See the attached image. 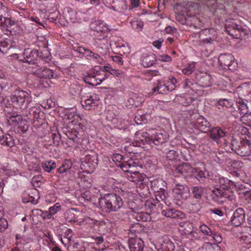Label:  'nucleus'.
<instances>
[{
    "mask_svg": "<svg viewBox=\"0 0 251 251\" xmlns=\"http://www.w3.org/2000/svg\"><path fill=\"white\" fill-rule=\"evenodd\" d=\"M122 198L115 194H108L103 198L99 199V205L100 208L107 212L118 211L123 205Z\"/></svg>",
    "mask_w": 251,
    "mask_h": 251,
    "instance_id": "obj_1",
    "label": "nucleus"
},
{
    "mask_svg": "<svg viewBox=\"0 0 251 251\" xmlns=\"http://www.w3.org/2000/svg\"><path fill=\"white\" fill-rule=\"evenodd\" d=\"M229 147L232 151L241 156H247L251 153V142L238 136H232Z\"/></svg>",
    "mask_w": 251,
    "mask_h": 251,
    "instance_id": "obj_2",
    "label": "nucleus"
},
{
    "mask_svg": "<svg viewBox=\"0 0 251 251\" xmlns=\"http://www.w3.org/2000/svg\"><path fill=\"white\" fill-rule=\"evenodd\" d=\"M142 137L144 139H141V141L143 145L146 143L151 146L152 145L158 146L167 142L168 136L166 133L157 132L152 130L149 132H143Z\"/></svg>",
    "mask_w": 251,
    "mask_h": 251,
    "instance_id": "obj_3",
    "label": "nucleus"
},
{
    "mask_svg": "<svg viewBox=\"0 0 251 251\" xmlns=\"http://www.w3.org/2000/svg\"><path fill=\"white\" fill-rule=\"evenodd\" d=\"M11 100L15 106L25 110L32 101V98L27 92L20 90L15 92L14 94L11 96Z\"/></svg>",
    "mask_w": 251,
    "mask_h": 251,
    "instance_id": "obj_4",
    "label": "nucleus"
},
{
    "mask_svg": "<svg viewBox=\"0 0 251 251\" xmlns=\"http://www.w3.org/2000/svg\"><path fill=\"white\" fill-rule=\"evenodd\" d=\"M3 110L8 125L15 126L22 124L23 121L22 115L15 111L13 108L10 105H5L3 107Z\"/></svg>",
    "mask_w": 251,
    "mask_h": 251,
    "instance_id": "obj_5",
    "label": "nucleus"
},
{
    "mask_svg": "<svg viewBox=\"0 0 251 251\" xmlns=\"http://www.w3.org/2000/svg\"><path fill=\"white\" fill-rule=\"evenodd\" d=\"M218 64L223 70L233 71L235 69L236 63L234 62V58L231 54H221L218 57Z\"/></svg>",
    "mask_w": 251,
    "mask_h": 251,
    "instance_id": "obj_6",
    "label": "nucleus"
},
{
    "mask_svg": "<svg viewBox=\"0 0 251 251\" xmlns=\"http://www.w3.org/2000/svg\"><path fill=\"white\" fill-rule=\"evenodd\" d=\"M23 56V58L19 59L21 61L32 65L37 64V61L41 58V57L38 50H31L30 49H25Z\"/></svg>",
    "mask_w": 251,
    "mask_h": 251,
    "instance_id": "obj_7",
    "label": "nucleus"
},
{
    "mask_svg": "<svg viewBox=\"0 0 251 251\" xmlns=\"http://www.w3.org/2000/svg\"><path fill=\"white\" fill-rule=\"evenodd\" d=\"M213 196L212 199L218 202H223L226 199L229 201H232L234 198V195L232 193L228 191L225 190L221 187H215L212 190Z\"/></svg>",
    "mask_w": 251,
    "mask_h": 251,
    "instance_id": "obj_8",
    "label": "nucleus"
},
{
    "mask_svg": "<svg viewBox=\"0 0 251 251\" xmlns=\"http://www.w3.org/2000/svg\"><path fill=\"white\" fill-rule=\"evenodd\" d=\"M98 159L96 155H87L82 162V165L86 171L93 172L98 165Z\"/></svg>",
    "mask_w": 251,
    "mask_h": 251,
    "instance_id": "obj_9",
    "label": "nucleus"
},
{
    "mask_svg": "<svg viewBox=\"0 0 251 251\" xmlns=\"http://www.w3.org/2000/svg\"><path fill=\"white\" fill-rule=\"evenodd\" d=\"M245 220V212L243 208H239L233 213L230 222L236 226L241 225Z\"/></svg>",
    "mask_w": 251,
    "mask_h": 251,
    "instance_id": "obj_10",
    "label": "nucleus"
},
{
    "mask_svg": "<svg viewBox=\"0 0 251 251\" xmlns=\"http://www.w3.org/2000/svg\"><path fill=\"white\" fill-rule=\"evenodd\" d=\"M75 50L80 54H82V55L87 59H96L99 63H100V61L102 60L100 55L97 53H95L88 49L85 48L83 47L78 46L76 48V50Z\"/></svg>",
    "mask_w": 251,
    "mask_h": 251,
    "instance_id": "obj_11",
    "label": "nucleus"
},
{
    "mask_svg": "<svg viewBox=\"0 0 251 251\" xmlns=\"http://www.w3.org/2000/svg\"><path fill=\"white\" fill-rule=\"evenodd\" d=\"M226 31L229 35L234 38H240L241 36V32H244V29L235 23H231L228 25H226Z\"/></svg>",
    "mask_w": 251,
    "mask_h": 251,
    "instance_id": "obj_12",
    "label": "nucleus"
},
{
    "mask_svg": "<svg viewBox=\"0 0 251 251\" xmlns=\"http://www.w3.org/2000/svg\"><path fill=\"white\" fill-rule=\"evenodd\" d=\"M99 100V98L95 94L90 96L88 99H86L85 96H83L81 98V103L84 108L90 109L98 105Z\"/></svg>",
    "mask_w": 251,
    "mask_h": 251,
    "instance_id": "obj_13",
    "label": "nucleus"
},
{
    "mask_svg": "<svg viewBox=\"0 0 251 251\" xmlns=\"http://www.w3.org/2000/svg\"><path fill=\"white\" fill-rule=\"evenodd\" d=\"M227 132L224 131L221 127L217 126L214 127L210 130L208 136L214 142L219 144L220 139L226 136Z\"/></svg>",
    "mask_w": 251,
    "mask_h": 251,
    "instance_id": "obj_14",
    "label": "nucleus"
},
{
    "mask_svg": "<svg viewBox=\"0 0 251 251\" xmlns=\"http://www.w3.org/2000/svg\"><path fill=\"white\" fill-rule=\"evenodd\" d=\"M38 68L33 69L31 71L36 76L40 78L50 79L53 77V72L51 70L45 67Z\"/></svg>",
    "mask_w": 251,
    "mask_h": 251,
    "instance_id": "obj_15",
    "label": "nucleus"
},
{
    "mask_svg": "<svg viewBox=\"0 0 251 251\" xmlns=\"http://www.w3.org/2000/svg\"><path fill=\"white\" fill-rule=\"evenodd\" d=\"M128 245L130 251H143L144 243L140 237L131 236L128 240Z\"/></svg>",
    "mask_w": 251,
    "mask_h": 251,
    "instance_id": "obj_16",
    "label": "nucleus"
},
{
    "mask_svg": "<svg viewBox=\"0 0 251 251\" xmlns=\"http://www.w3.org/2000/svg\"><path fill=\"white\" fill-rule=\"evenodd\" d=\"M210 126V123L202 116L198 118L194 124L195 128L205 133L209 130Z\"/></svg>",
    "mask_w": 251,
    "mask_h": 251,
    "instance_id": "obj_17",
    "label": "nucleus"
},
{
    "mask_svg": "<svg viewBox=\"0 0 251 251\" xmlns=\"http://www.w3.org/2000/svg\"><path fill=\"white\" fill-rule=\"evenodd\" d=\"M188 191V188L186 186L180 184H176L174 189L176 197L179 201L186 199Z\"/></svg>",
    "mask_w": 251,
    "mask_h": 251,
    "instance_id": "obj_18",
    "label": "nucleus"
},
{
    "mask_svg": "<svg viewBox=\"0 0 251 251\" xmlns=\"http://www.w3.org/2000/svg\"><path fill=\"white\" fill-rule=\"evenodd\" d=\"M162 215L173 219H183L185 214L175 209L167 208L162 211Z\"/></svg>",
    "mask_w": 251,
    "mask_h": 251,
    "instance_id": "obj_19",
    "label": "nucleus"
},
{
    "mask_svg": "<svg viewBox=\"0 0 251 251\" xmlns=\"http://www.w3.org/2000/svg\"><path fill=\"white\" fill-rule=\"evenodd\" d=\"M0 143L1 145L7 147H12L15 145L14 140L9 134H4L1 128L0 127Z\"/></svg>",
    "mask_w": 251,
    "mask_h": 251,
    "instance_id": "obj_20",
    "label": "nucleus"
},
{
    "mask_svg": "<svg viewBox=\"0 0 251 251\" xmlns=\"http://www.w3.org/2000/svg\"><path fill=\"white\" fill-rule=\"evenodd\" d=\"M193 168L187 163H183L178 165L175 170V174H179L183 176H186L187 174H192Z\"/></svg>",
    "mask_w": 251,
    "mask_h": 251,
    "instance_id": "obj_21",
    "label": "nucleus"
},
{
    "mask_svg": "<svg viewBox=\"0 0 251 251\" xmlns=\"http://www.w3.org/2000/svg\"><path fill=\"white\" fill-rule=\"evenodd\" d=\"M39 109L36 106H32L28 110L23 111L24 116H26L29 120H37L39 117Z\"/></svg>",
    "mask_w": 251,
    "mask_h": 251,
    "instance_id": "obj_22",
    "label": "nucleus"
},
{
    "mask_svg": "<svg viewBox=\"0 0 251 251\" xmlns=\"http://www.w3.org/2000/svg\"><path fill=\"white\" fill-rule=\"evenodd\" d=\"M151 188L154 192L166 190L167 183L162 179H156L151 181Z\"/></svg>",
    "mask_w": 251,
    "mask_h": 251,
    "instance_id": "obj_23",
    "label": "nucleus"
},
{
    "mask_svg": "<svg viewBox=\"0 0 251 251\" xmlns=\"http://www.w3.org/2000/svg\"><path fill=\"white\" fill-rule=\"evenodd\" d=\"M145 175L136 172L135 174L132 175H127V178L129 181L134 182L136 184L140 185L143 184Z\"/></svg>",
    "mask_w": 251,
    "mask_h": 251,
    "instance_id": "obj_24",
    "label": "nucleus"
},
{
    "mask_svg": "<svg viewBox=\"0 0 251 251\" xmlns=\"http://www.w3.org/2000/svg\"><path fill=\"white\" fill-rule=\"evenodd\" d=\"M90 28L94 31L98 32H106L108 30V26L102 21H96L92 22L90 25Z\"/></svg>",
    "mask_w": 251,
    "mask_h": 251,
    "instance_id": "obj_25",
    "label": "nucleus"
},
{
    "mask_svg": "<svg viewBox=\"0 0 251 251\" xmlns=\"http://www.w3.org/2000/svg\"><path fill=\"white\" fill-rule=\"evenodd\" d=\"M192 175L199 181L201 182L204 181L207 178L208 176V172L206 171H202L199 168H193Z\"/></svg>",
    "mask_w": 251,
    "mask_h": 251,
    "instance_id": "obj_26",
    "label": "nucleus"
},
{
    "mask_svg": "<svg viewBox=\"0 0 251 251\" xmlns=\"http://www.w3.org/2000/svg\"><path fill=\"white\" fill-rule=\"evenodd\" d=\"M145 207L147 213L155 212L157 206H159V203L153 199H151L145 202Z\"/></svg>",
    "mask_w": 251,
    "mask_h": 251,
    "instance_id": "obj_27",
    "label": "nucleus"
},
{
    "mask_svg": "<svg viewBox=\"0 0 251 251\" xmlns=\"http://www.w3.org/2000/svg\"><path fill=\"white\" fill-rule=\"evenodd\" d=\"M144 229L145 227L142 226L140 224L138 223H134L130 226L128 234L130 233L132 235L136 236L137 234L145 232Z\"/></svg>",
    "mask_w": 251,
    "mask_h": 251,
    "instance_id": "obj_28",
    "label": "nucleus"
},
{
    "mask_svg": "<svg viewBox=\"0 0 251 251\" xmlns=\"http://www.w3.org/2000/svg\"><path fill=\"white\" fill-rule=\"evenodd\" d=\"M193 230V226L189 222H182L180 224L179 230L182 234L188 235L191 233Z\"/></svg>",
    "mask_w": 251,
    "mask_h": 251,
    "instance_id": "obj_29",
    "label": "nucleus"
},
{
    "mask_svg": "<svg viewBox=\"0 0 251 251\" xmlns=\"http://www.w3.org/2000/svg\"><path fill=\"white\" fill-rule=\"evenodd\" d=\"M236 103L238 106L239 112L240 114H243L244 116L247 117L251 116V114H248V107L243 100L239 99V100H237Z\"/></svg>",
    "mask_w": 251,
    "mask_h": 251,
    "instance_id": "obj_30",
    "label": "nucleus"
},
{
    "mask_svg": "<svg viewBox=\"0 0 251 251\" xmlns=\"http://www.w3.org/2000/svg\"><path fill=\"white\" fill-rule=\"evenodd\" d=\"M142 58V65L145 68L152 66L155 61L154 55L152 54L149 55H144Z\"/></svg>",
    "mask_w": 251,
    "mask_h": 251,
    "instance_id": "obj_31",
    "label": "nucleus"
},
{
    "mask_svg": "<svg viewBox=\"0 0 251 251\" xmlns=\"http://www.w3.org/2000/svg\"><path fill=\"white\" fill-rule=\"evenodd\" d=\"M211 76L207 74H204L199 78L201 86L203 88L210 87L211 85Z\"/></svg>",
    "mask_w": 251,
    "mask_h": 251,
    "instance_id": "obj_32",
    "label": "nucleus"
},
{
    "mask_svg": "<svg viewBox=\"0 0 251 251\" xmlns=\"http://www.w3.org/2000/svg\"><path fill=\"white\" fill-rule=\"evenodd\" d=\"M204 188L201 186H193L191 187V193L193 197L198 200L201 199L203 194Z\"/></svg>",
    "mask_w": 251,
    "mask_h": 251,
    "instance_id": "obj_33",
    "label": "nucleus"
},
{
    "mask_svg": "<svg viewBox=\"0 0 251 251\" xmlns=\"http://www.w3.org/2000/svg\"><path fill=\"white\" fill-rule=\"evenodd\" d=\"M219 183L221 187L223 190L228 191L232 185H234L233 182L228 179L225 177H221L219 178Z\"/></svg>",
    "mask_w": 251,
    "mask_h": 251,
    "instance_id": "obj_34",
    "label": "nucleus"
},
{
    "mask_svg": "<svg viewBox=\"0 0 251 251\" xmlns=\"http://www.w3.org/2000/svg\"><path fill=\"white\" fill-rule=\"evenodd\" d=\"M83 80L86 83L92 86L99 85L96 80V75L91 73H88L87 75L83 77Z\"/></svg>",
    "mask_w": 251,
    "mask_h": 251,
    "instance_id": "obj_35",
    "label": "nucleus"
},
{
    "mask_svg": "<svg viewBox=\"0 0 251 251\" xmlns=\"http://www.w3.org/2000/svg\"><path fill=\"white\" fill-rule=\"evenodd\" d=\"M239 92L244 97L248 95V92H251V84L250 83H243L238 87Z\"/></svg>",
    "mask_w": 251,
    "mask_h": 251,
    "instance_id": "obj_36",
    "label": "nucleus"
},
{
    "mask_svg": "<svg viewBox=\"0 0 251 251\" xmlns=\"http://www.w3.org/2000/svg\"><path fill=\"white\" fill-rule=\"evenodd\" d=\"M239 238L242 243L245 245L246 248L249 249L251 247V234L249 233H243Z\"/></svg>",
    "mask_w": 251,
    "mask_h": 251,
    "instance_id": "obj_37",
    "label": "nucleus"
},
{
    "mask_svg": "<svg viewBox=\"0 0 251 251\" xmlns=\"http://www.w3.org/2000/svg\"><path fill=\"white\" fill-rule=\"evenodd\" d=\"M203 249L204 251H223L217 244H211L209 242L204 244Z\"/></svg>",
    "mask_w": 251,
    "mask_h": 251,
    "instance_id": "obj_38",
    "label": "nucleus"
},
{
    "mask_svg": "<svg viewBox=\"0 0 251 251\" xmlns=\"http://www.w3.org/2000/svg\"><path fill=\"white\" fill-rule=\"evenodd\" d=\"M42 166L45 171L50 172L56 167V164L52 161H44L42 163Z\"/></svg>",
    "mask_w": 251,
    "mask_h": 251,
    "instance_id": "obj_39",
    "label": "nucleus"
},
{
    "mask_svg": "<svg viewBox=\"0 0 251 251\" xmlns=\"http://www.w3.org/2000/svg\"><path fill=\"white\" fill-rule=\"evenodd\" d=\"M155 193V199L158 202L160 201H164L166 203V199L168 195L166 190H160L159 192H154Z\"/></svg>",
    "mask_w": 251,
    "mask_h": 251,
    "instance_id": "obj_40",
    "label": "nucleus"
},
{
    "mask_svg": "<svg viewBox=\"0 0 251 251\" xmlns=\"http://www.w3.org/2000/svg\"><path fill=\"white\" fill-rule=\"evenodd\" d=\"M183 85L184 88L188 87L193 91H195L196 90L195 89V87L197 85V84L193 79L189 80L188 79H186L183 81Z\"/></svg>",
    "mask_w": 251,
    "mask_h": 251,
    "instance_id": "obj_41",
    "label": "nucleus"
},
{
    "mask_svg": "<svg viewBox=\"0 0 251 251\" xmlns=\"http://www.w3.org/2000/svg\"><path fill=\"white\" fill-rule=\"evenodd\" d=\"M195 64L194 62L190 63L188 65L183 69L182 73L185 75L191 74L195 70Z\"/></svg>",
    "mask_w": 251,
    "mask_h": 251,
    "instance_id": "obj_42",
    "label": "nucleus"
},
{
    "mask_svg": "<svg viewBox=\"0 0 251 251\" xmlns=\"http://www.w3.org/2000/svg\"><path fill=\"white\" fill-rule=\"evenodd\" d=\"M169 81L167 82L168 85V90L172 91L176 88V84L177 82L176 78L173 76H171L169 77Z\"/></svg>",
    "mask_w": 251,
    "mask_h": 251,
    "instance_id": "obj_43",
    "label": "nucleus"
},
{
    "mask_svg": "<svg viewBox=\"0 0 251 251\" xmlns=\"http://www.w3.org/2000/svg\"><path fill=\"white\" fill-rule=\"evenodd\" d=\"M81 91V88L80 86L77 83H73L71 85L70 88V92L73 95H76L79 94V92Z\"/></svg>",
    "mask_w": 251,
    "mask_h": 251,
    "instance_id": "obj_44",
    "label": "nucleus"
},
{
    "mask_svg": "<svg viewBox=\"0 0 251 251\" xmlns=\"http://www.w3.org/2000/svg\"><path fill=\"white\" fill-rule=\"evenodd\" d=\"M239 193L243 194L247 199H249L251 201V189L247 188L246 187L243 188L242 186Z\"/></svg>",
    "mask_w": 251,
    "mask_h": 251,
    "instance_id": "obj_45",
    "label": "nucleus"
},
{
    "mask_svg": "<svg viewBox=\"0 0 251 251\" xmlns=\"http://www.w3.org/2000/svg\"><path fill=\"white\" fill-rule=\"evenodd\" d=\"M168 87L167 83H165L164 84H162L159 83L157 84V89H158V93L159 94H164L167 92V91H170L168 90Z\"/></svg>",
    "mask_w": 251,
    "mask_h": 251,
    "instance_id": "obj_46",
    "label": "nucleus"
},
{
    "mask_svg": "<svg viewBox=\"0 0 251 251\" xmlns=\"http://www.w3.org/2000/svg\"><path fill=\"white\" fill-rule=\"evenodd\" d=\"M217 103L222 106H225L227 108H229L232 106L233 103L231 100L226 99L220 100L218 101Z\"/></svg>",
    "mask_w": 251,
    "mask_h": 251,
    "instance_id": "obj_47",
    "label": "nucleus"
},
{
    "mask_svg": "<svg viewBox=\"0 0 251 251\" xmlns=\"http://www.w3.org/2000/svg\"><path fill=\"white\" fill-rule=\"evenodd\" d=\"M149 218H150L149 215L143 212L138 213L136 216V219L138 221L146 222L148 220Z\"/></svg>",
    "mask_w": 251,
    "mask_h": 251,
    "instance_id": "obj_48",
    "label": "nucleus"
},
{
    "mask_svg": "<svg viewBox=\"0 0 251 251\" xmlns=\"http://www.w3.org/2000/svg\"><path fill=\"white\" fill-rule=\"evenodd\" d=\"M68 137L70 139L72 140L74 142H79L80 139L77 136V132L76 130L69 132Z\"/></svg>",
    "mask_w": 251,
    "mask_h": 251,
    "instance_id": "obj_49",
    "label": "nucleus"
},
{
    "mask_svg": "<svg viewBox=\"0 0 251 251\" xmlns=\"http://www.w3.org/2000/svg\"><path fill=\"white\" fill-rule=\"evenodd\" d=\"M134 121L138 125L145 123L147 122V119L145 115H138L135 116Z\"/></svg>",
    "mask_w": 251,
    "mask_h": 251,
    "instance_id": "obj_50",
    "label": "nucleus"
},
{
    "mask_svg": "<svg viewBox=\"0 0 251 251\" xmlns=\"http://www.w3.org/2000/svg\"><path fill=\"white\" fill-rule=\"evenodd\" d=\"M28 125L27 124L26 121L25 120L23 121L22 124H20V125H18L19 131L23 133L26 132L28 129Z\"/></svg>",
    "mask_w": 251,
    "mask_h": 251,
    "instance_id": "obj_51",
    "label": "nucleus"
},
{
    "mask_svg": "<svg viewBox=\"0 0 251 251\" xmlns=\"http://www.w3.org/2000/svg\"><path fill=\"white\" fill-rule=\"evenodd\" d=\"M212 235H210L217 243H221L222 241V237L220 233H217L216 231H213Z\"/></svg>",
    "mask_w": 251,
    "mask_h": 251,
    "instance_id": "obj_52",
    "label": "nucleus"
},
{
    "mask_svg": "<svg viewBox=\"0 0 251 251\" xmlns=\"http://www.w3.org/2000/svg\"><path fill=\"white\" fill-rule=\"evenodd\" d=\"M201 231L205 235L210 236L212 235L213 231H212L206 225H203L200 226Z\"/></svg>",
    "mask_w": 251,
    "mask_h": 251,
    "instance_id": "obj_53",
    "label": "nucleus"
},
{
    "mask_svg": "<svg viewBox=\"0 0 251 251\" xmlns=\"http://www.w3.org/2000/svg\"><path fill=\"white\" fill-rule=\"evenodd\" d=\"M7 221L2 217L0 219V232L4 231L8 227Z\"/></svg>",
    "mask_w": 251,
    "mask_h": 251,
    "instance_id": "obj_54",
    "label": "nucleus"
},
{
    "mask_svg": "<svg viewBox=\"0 0 251 251\" xmlns=\"http://www.w3.org/2000/svg\"><path fill=\"white\" fill-rule=\"evenodd\" d=\"M177 156V152L174 150H170L167 153V157L169 160L176 159Z\"/></svg>",
    "mask_w": 251,
    "mask_h": 251,
    "instance_id": "obj_55",
    "label": "nucleus"
},
{
    "mask_svg": "<svg viewBox=\"0 0 251 251\" xmlns=\"http://www.w3.org/2000/svg\"><path fill=\"white\" fill-rule=\"evenodd\" d=\"M61 209L60 205H58V203H56L54 206L50 207L49 208V212L50 217L53 214L56 213L57 211Z\"/></svg>",
    "mask_w": 251,
    "mask_h": 251,
    "instance_id": "obj_56",
    "label": "nucleus"
},
{
    "mask_svg": "<svg viewBox=\"0 0 251 251\" xmlns=\"http://www.w3.org/2000/svg\"><path fill=\"white\" fill-rule=\"evenodd\" d=\"M111 75L120 78H123L125 76L124 74L119 70H111Z\"/></svg>",
    "mask_w": 251,
    "mask_h": 251,
    "instance_id": "obj_57",
    "label": "nucleus"
},
{
    "mask_svg": "<svg viewBox=\"0 0 251 251\" xmlns=\"http://www.w3.org/2000/svg\"><path fill=\"white\" fill-rule=\"evenodd\" d=\"M15 22L11 19L10 17H8L7 18H6V20L3 22V24L2 25H5L7 27H9L12 25H14Z\"/></svg>",
    "mask_w": 251,
    "mask_h": 251,
    "instance_id": "obj_58",
    "label": "nucleus"
},
{
    "mask_svg": "<svg viewBox=\"0 0 251 251\" xmlns=\"http://www.w3.org/2000/svg\"><path fill=\"white\" fill-rule=\"evenodd\" d=\"M127 165L129 167V169L131 168H141V166L139 165V164L135 161H134L132 159H130L127 161H126Z\"/></svg>",
    "mask_w": 251,
    "mask_h": 251,
    "instance_id": "obj_59",
    "label": "nucleus"
},
{
    "mask_svg": "<svg viewBox=\"0 0 251 251\" xmlns=\"http://www.w3.org/2000/svg\"><path fill=\"white\" fill-rule=\"evenodd\" d=\"M8 17H9V15L7 13L5 12V11H2L0 9V24L1 25L3 24V22Z\"/></svg>",
    "mask_w": 251,
    "mask_h": 251,
    "instance_id": "obj_60",
    "label": "nucleus"
},
{
    "mask_svg": "<svg viewBox=\"0 0 251 251\" xmlns=\"http://www.w3.org/2000/svg\"><path fill=\"white\" fill-rule=\"evenodd\" d=\"M35 211L37 212V214L38 215H40L41 217H43V219H45L46 218V216L48 217V218H50V214H48V212H44L41 210L36 209L35 210Z\"/></svg>",
    "mask_w": 251,
    "mask_h": 251,
    "instance_id": "obj_61",
    "label": "nucleus"
},
{
    "mask_svg": "<svg viewBox=\"0 0 251 251\" xmlns=\"http://www.w3.org/2000/svg\"><path fill=\"white\" fill-rule=\"evenodd\" d=\"M120 166L123 171L129 173V167L127 165V164L126 161L123 162L122 163H121Z\"/></svg>",
    "mask_w": 251,
    "mask_h": 251,
    "instance_id": "obj_62",
    "label": "nucleus"
},
{
    "mask_svg": "<svg viewBox=\"0 0 251 251\" xmlns=\"http://www.w3.org/2000/svg\"><path fill=\"white\" fill-rule=\"evenodd\" d=\"M176 19L182 24L185 25L186 23V18L182 15H178Z\"/></svg>",
    "mask_w": 251,
    "mask_h": 251,
    "instance_id": "obj_63",
    "label": "nucleus"
},
{
    "mask_svg": "<svg viewBox=\"0 0 251 251\" xmlns=\"http://www.w3.org/2000/svg\"><path fill=\"white\" fill-rule=\"evenodd\" d=\"M113 61L118 63L119 64H120V65L123 64V59L121 57H120L119 56L116 55V56H113Z\"/></svg>",
    "mask_w": 251,
    "mask_h": 251,
    "instance_id": "obj_64",
    "label": "nucleus"
}]
</instances>
